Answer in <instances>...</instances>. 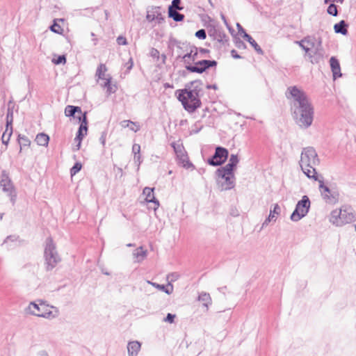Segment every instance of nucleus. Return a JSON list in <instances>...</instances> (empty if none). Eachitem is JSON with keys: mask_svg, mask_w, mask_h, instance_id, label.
Masks as SVG:
<instances>
[{"mask_svg": "<svg viewBox=\"0 0 356 356\" xmlns=\"http://www.w3.org/2000/svg\"><path fill=\"white\" fill-rule=\"evenodd\" d=\"M286 97L291 99V108L296 122L301 127H310L314 120V108L306 93L297 86H290Z\"/></svg>", "mask_w": 356, "mask_h": 356, "instance_id": "1", "label": "nucleus"}, {"mask_svg": "<svg viewBox=\"0 0 356 356\" xmlns=\"http://www.w3.org/2000/svg\"><path fill=\"white\" fill-rule=\"evenodd\" d=\"M319 163L320 160L314 148L312 147L303 148L299 164L303 173L309 179L318 180V175L315 167Z\"/></svg>", "mask_w": 356, "mask_h": 356, "instance_id": "2", "label": "nucleus"}, {"mask_svg": "<svg viewBox=\"0 0 356 356\" xmlns=\"http://www.w3.org/2000/svg\"><path fill=\"white\" fill-rule=\"evenodd\" d=\"M38 302V303L31 302L29 304L28 309L31 314L47 319H53L58 316L59 310L57 307L50 306L41 300Z\"/></svg>", "mask_w": 356, "mask_h": 356, "instance_id": "3", "label": "nucleus"}, {"mask_svg": "<svg viewBox=\"0 0 356 356\" xmlns=\"http://www.w3.org/2000/svg\"><path fill=\"white\" fill-rule=\"evenodd\" d=\"M177 98L180 101L184 108L189 113H193L197 108L201 106L200 96H196L188 89L178 90Z\"/></svg>", "mask_w": 356, "mask_h": 356, "instance_id": "4", "label": "nucleus"}, {"mask_svg": "<svg viewBox=\"0 0 356 356\" xmlns=\"http://www.w3.org/2000/svg\"><path fill=\"white\" fill-rule=\"evenodd\" d=\"M44 257L47 271L53 270L61 260L57 252L56 245L51 237L46 239Z\"/></svg>", "mask_w": 356, "mask_h": 356, "instance_id": "5", "label": "nucleus"}, {"mask_svg": "<svg viewBox=\"0 0 356 356\" xmlns=\"http://www.w3.org/2000/svg\"><path fill=\"white\" fill-rule=\"evenodd\" d=\"M355 219L353 209L343 207L339 211L334 210L330 214V221L337 226H342L346 223H350Z\"/></svg>", "mask_w": 356, "mask_h": 356, "instance_id": "6", "label": "nucleus"}, {"mask_svg": "<svg viewBox=\"0 0 356 356\" xmlns=\"http://www.w3.org/2000/svg\"><path fill=\"white\" fill-rule=\"evenodd\" d=\"M317 181L319 184L318 189L323 200L327 204H336L339 200V194L338 191L325 185L323 177H321V179L318 177Z\"/></svg>", "mask_w": 356, "mask_h": 356, "instance_id": "7", "label": "nucleus"}, {"mask_svg": "<svg viewBox=\"0 0 356 356\" xmlns=\"http://www.w3.org/2000/svg\"><path fill=\"white\" fill-rule=\"evenodd\" d=\"M310 204L309 198L307 195H303L302 199L298 202L290 219L293 222H298L304 218L309 212Z\"/></svg>", "mask_w": 356, "mask_h": 356, "instance_id": "8", "label": "nucleus"}, {"mask_svg": "<svg viewBox=\"0 0 356 356\" xmlns=\"http://www.w3.org/2000/svg\"><path fill=\"white\" fill-rule=\"evenodd\" d=\"M217 176V184L221 191H227L232 189L235 186L234 174L225 172H218L216 171Z\"/></svg>", "mask_w": 356, "mask_h": 356, "instance_id": "9", "label": "nucleus"}, {"mask_svg": "<svg viewBox=\"0 0 356 356\" xmlns=\"http://www.w3.org/2000/svg\"><path fill=\"white\" fill-rule=\"evenodd\" d=\"M170 46H175L177 47V49H185L184 51H186V53L184 54H182L181 52H179V55H177V60L184 62L185 64V68L186 70H187V66L188 65H192V63H193L192 57L188 51V49H187V47H188L187 43L181 42L175 39H173V40H170Z\"/></svg>", "mask_w": 356, "mask_h": 356, "instance_id": "10", "label": "nucleus"}, {"mask_svg": "<svg viewBox=\"0 0 356 356\" xmlns=\"http://www.w3.org/2000/svg\"><path fill=\"white\" fill-rule=\"evenodd\" d=\"M229 156L228 150L222 147H216L214 154L207 160L208 164L212 166H219L223 164Z\"/></svg>", "mask_w": 356, "mask_h": 356, "instance_id": "11", "label": "nucleus"}, {"mask_svg": "<svg viewBox=\"0 0 356 356\" xmlns=\"http://www.w3.org/2000/svg\"><path fill=\"white\" fill-rule=\"evenodd\" d=\"M171 145L173 147L174 151L176 154L177 158L178 159V163L181 164L182 167H184V168H194V165L188 160V155L182 144H177L176 143H172Z\"/></svg>", "mask_w": 356, "mask_h": 356, "instance_id": "12", "label": "nucleus"}, {"mask_svg": "<svg viewBox=\"0 0 356 356\" xmlns=\"http://www.w3.org/2000/svg\"><path fill=\"white\" fill-rule=\"evenodd\" d=\"M217 62L214 60H202L195 63L193 65H188L187 70L190 72L202 74L210 67H216Z\"/></svg>", "mask_w": 356, "mask_h": 356, "instance_id": "13", "label": "nucleus"}, {"mask_svg": "<svg viewBox=\"0 0 356 356\" xmlns=\"http://www.w3.org/2000/svg\"><path fill=\"white\" fill-rule=\"evenodd\" d=\"M87 113L85 112L82 117H79V122H81V124L79 127L76 136L74 138L75 141L78 142V144L76 145L74 150H79L81 145V141L85 135L87 134L88 131V120L86 116Z\"/></svg>", "mask_w": 356, "mask_h": 356, "instance_id": "14", "label": "nucleus"}, {"mask_svg": "<svg viewBox=\"0 0 356 356\" xmlns=\"http://www.w3.org/2000/svg\"><path fill=\"white\" fill-rule=\"evenodd\" d=\"M307 57L312 64H318L323 60L325 57H327L322 47V40L321 38L318 39L316 47L314 48V51H309Z\"/></svg>", "mask_w": 356, "mask_h": 356, "instance_id": "15", "label": "nucleus"}, {"mask_svg": "<svg viewBox=\"0 0 356 356\" xmlns=\"http://www.w3.org/2000/svg\"><path fill=\"white\" fill-rule=\"evenodd\" d=\"M0 188H1L2 191L6 194L16 191L8 173L6 170H3L1 172Z\"/></svg>", "mask_w": 356, "mask_h": 356, "instance_id": "16", "label": "nucleus"}, {"mask_svg": "<svg viewBox=\"0 0 356 356\" xmlns=\"http://www.w3.org/2000/svg\"><path fill=\"white\" fill-rule=\"evenodd\" d=\"M146 18L149 22L156 20L159 24H161L165 22V17L160 7H155L148 11Z\"/></svg>", "mask_w": 356, "mask_h": 356, "instance_id": "17", "label": "nucleus"}, {"mask_svg": "<svg viewBox=\"0 0 356 356\" xmlns=\"http://www.w3.org/2000/svg\"><path fill=\"white\" fill-rule=\"evenodd\" d=\"M330 65L334 80L342 76L339 61L335 56L330 58Z\"/></svg>", "mask_w": 356, "mask_h": 356, "instance_id": "18", "label": "nucleus"}, {"mask_svg": "<svg viewBox=\"0 0 356 356\" xmlns=\"http://www.w3.org/2000/svg\"><path fill=\"white\" fill-rule=\"evenodd\" d=\"M280 207L278 205V204H274L273 205V209L270 210V213L268 218H266V219L263 222L262 227L267 226L268 223L272 220L275 221L277 216L280 214Z\"/></svg>", "mask_w": 356, "mask_h": 356, "instance_id": "19", "label": "nucleus"}, {"mask_svg": "<svg viewBox=\"0 0 356 356\" xmlns=\"http://www.w3.org/2000/svg\"><path fill=\"white\" fill-rule=\"evenodd\" d=\"M203 83L202 81L200 79L193 81L186 85V88L185 89H188V90L194 93L196 96H200V92H202V86Z\"/></svg>", "mask_w": 356, "mask_h": 356, "instance_id": "20", "label": "nucleus"}, {"mask_svg": "<svg viewBox=\"0 0 356 356\" xmlns=\"http://www.w3.org/2000/svg\"><path fill=\"white\" fill-rule=\"evenodd\" d=\"M209 35L210 37H211L213 40L218 41V42L222 43V44L225 42L227 41L226 34L223 31H222L219 29H211L209 31Z\"/></svg>", "mask_w": 356, "mask_h": 356, "instance_id": "21", "label": "nucleus"}, {"mask_svg": "<svg viewBox=\"0 0 356 356\" xmlns=\"http://www.w3.org/2000/svg\"><path fill=\"white\" fill-rule=\"evenodd\" d=\"M65 114L67 117H74L78 119L79 117H82L83 113L79 106L68 105L65 108Z\"/></svg>", "mask_w": 356, "mask_h": 356, "instance_id": "22", "label": "nucleus"}, {"mask_svg": "<svg viewBox=\"0 0 356 356\" xmlns=\"http://www.w3.org/2000/svg\"><path fill=\"white\" fill-rule=\"evenodd\" d=\"M141 343L138 341H129L127 344L129 356H137L140 350Z\"/></svg>", "mask_w": 356, "mask_h": 356, "instance_id": "23", "label": "nucleus"}, {"mask_svg": "<svg viewBox=\"0 0 356 356\" xmlns=\"http://www.w3.org/2000/svg\"><path fill=\"white\" fill-rule=\"evenodd\" d=\"M143 193L145 195L146 202L154 203L157 207L159 206V200L154 197L153 188L145 187L143 189Z\"/></svg>", "mask_w": 356, "mask_h": 356, "instance_id": "24", "label": "nucleus"}, {"mask_svg": "<svg viewBox=\"0 0 356 356\" xmlns=\"http://www.w3.org/2000/svg\"><path fill=\"white\" fill-rule=\"evenodd\" d=\"M348 24L344 20H341L334 24V30L336 33H341L346 35L348 34Z\"/></svg>", "mask_w": 356, "mask_h": 356, "instance_id": "25", "label": "nucleus"}, {"mask_svg": "<svg viewBox=\"0 0 356 356\" xmlns=\"http://www.w3.org/2000/svg\"><path fill=\"white\" fill-rule=\"evenodd\" d=\"M242 37L251 44V46L259 54H264V51L262 50V49L260 47L259 45H258L256 41L249 34H248L247 33H244V35H243Z\"/></svg>", "mask_w": 356, "mask_h": 356, "instance_id": "26", "label": "nucleus"}, {"mask_svg": "<svg viewBox=\"0 0 356 356\" xmlns=\"http://www.w3.org/2000/svg\"><path fill=\"white\" fill-rule=\"evenodd\" d=\"M120 125L123 128H129L130 130L137 132L140 130V127L138 123L131 120H122L120 122Z\"/></svg>", "mask_w": 356, "mask_h": 356, "instance_id": "27", "label": "nucleus"}, {"mask_svg": "<svg viewBox=\"0 0 356 356\" xmlns=\"http://www.w3.org/2000/svg\"><path fill=\"white\" fill-rule=\"evenodd\" d=\"M133 256L136 259L137 262H140L147 257V250H145L143 248L140 246L134 251Z\"/></svg>", "mask_w": 356, "mask_h": 356, "instance_id": "28", "label": "nucleus"}, {"mask_svg": "<svg viewBox=\"0 0 356 356\" xmlns=\"http://www.w3.org/2000/svg\"><path fill=\"white\" fill-rule=\"evenodd\" d=\"M198 300L203 302V306L207 308V310H208L209 306L211 305L212 302L209 293L206 292H202L200 293Z\"/></svg>", "mask_w": 356, "mask_h": 356, "instance_id": "29", "label": "nucleus"}, {"mask_svg": "<svg viewBox=\"0 0 356 356\" xmlns=\"http://www.w3.org/2000/svg\"><path fill=\"white\" fill-rule=\"evenodd\" d=\"M35 141L38 145L47 146L49 141V137L46 134L40 133L36 136Z\"/></svg>", "mask_w": 356, "mask_h": 356, "instance_id": "30", "label": "nucleus"}, {"mask_svg": "<svg viewBox=\"0 0 356 356\" xmlns=\"http://www.w3.org/2000/svg\"><path fill=\"white\" fill-rule=\"evenodd\" d=\"M168 16L172 18L175 22H181L184 18L183 14L179 13L177 10L172 9V7L168 8Z\"/></svg>", "mask_w": 356, "mask_h": 356, "instance_id": "31", "label": "nucleus"}, {"mask_svg": "<svg viewBox=\"0 0 356 356\" xmlns=\"http://www.w3.org/2000/svg\"><path fill=\"white\" fill-rule=\"evenodd\" d=\"M107 71V67L104 64L101 63L96 71V76L99 79H104L107 77V75L106 76L105 73Z\"/></svg>", "mask_w": 356, "mask_h": 356, "instance_id": "32", "label": "nucleus"}, {"mask_svg": "<svg viewBox=\"0 0 356 356\" xmlns=\"http://www.w3.org/2000/svg\"><path fill=\"white\" fill-rule=\"evenodd\" d=\"M12 134H13V127H10L8 130H7V127H6V130L3 132L2 137H1L2 143L6 145H8Z\"/></svg>", "mask_w": 356, "mask_h": 356, "instance_id": "33", "label": "nucleus"}, {"mask_svg": "<svg viewBox=\"0 0 356 356\" xmlns=\"http://www.w3.org/2000/svg\"><path fill=\"white\" fill-rule=\"evenodd\" d=\"M187 49H188V51L191 55L192 62L195 63V62H197L196 60L197 58L199 51L198 48L196 47L195 46H191L189 44H188Z\"/></svg>", "mask_w": 356, "mask_h": 356, "instance_id": "34", "label": "nucleus"}, {"mask_svg": "<svg viewBox=\"0 0 356 356\" xmlns=\"http://www.w3.org/2000/svg\"><path fill=\"white\" fill-rule=\"evenodd\" d=\"M236 168L234 165H232L231 163L228 162L227 164H226L223 167L219 168L218 170V172H227V173H232L234 174V169Z\"/></svg>", "mask_w": 356, "mask_h": 356, "instance_id": "35", "label": "nucleus"}, {"mask_svg": "<svg viewBox=\"0 0 356 356\" xmlns=\"http://www.w3.org/2000/svg\"><path fill=\"white\" fill-rule=\"evenodd\" d=\"M304 39L307 46L311 49L316 47L318 40L314 36L308 35L305 37Z\"/></svg>", "mask_w": 356, "mask_h": 356, "instance_id": "36", "label": "nucleus"}, {"mask_svg": "<svg viewBox=\"0 0 356 356\" xmlns=\"http://www.w3.org/2000/svg\"><path fill=\"white\" fill-rule=\"evenodd\" d=\"M18 142L20 145V150L22 147L29 146L31 144L30 140L26 136L21 134L18 136Z\"/></svg>", "mask_w": 356, "mask_h": 356, "instance_id": "37", "label": "nucleus"}, {"mask_svg": "<svg viewBox=\"0 0 356 356\" xmlns=\"http://www.w3.org/2000/svg\"><path fill=\"white\" fill-rule=\"evenodd\" d=\"M13 121V111L10 108H8L7 114H6V126L7 130L9 129L10 127H12Z\"/></svg>", "mask_w": 356, "mask_h": 356, "instance_id": "38", "label": "nucleus"}, {"mask_svg": "<svg viewBox=\"0 0 356 356\" xmlns=\"http://www.w3.org/2000/svg\"><path fill=\"white\" fill-rule=\"evenodd\" d=\"M295 43L298 44L299 47L305 51V56H307L308 54H309V51H311V48L309 47L307 45H305L306 42L305 41V39L303 38L300 41H296Z\"/></svg>", "mask_w": 356, "mask_h": 356, "instance_id": "39", "label": "nucleus"}, {"mask_svg": "<svg viewBox=\"0 0 356 356\" xmlns=\"http://www.w3.org/2000/svg\"><path fill=\"white\" fill-rule=\"evenodd\" d=\"M152 286H154V287L165 292L167 294H170L172 291V289H173V286L171 284H168V286H170V290H169L168 289H166L165 286L163 284H152Z\"/></svg>", "mask_w": 356, "mask_h": 356, "instance_id": "40", "label": "nucleus"}, {"mask_svg": "<svg viewBox=\"0 0 356 356\" xmlns=\"http://www.w3.org/2000/svg\"><path fill=\"white\" fill-rule=\"evenodd\" d=\"M327 12L330 15H332L334 17L337 16V15H338L337 6L334 3H330L327 9Z\"/></svg>", "mask_w": 356, "mask_h": 356, "instance_id": "41", "label": "nucleus"}, {"mask_svg": "<svg viewBox=\"0 0 356 356\" xmlns=\"http://www.w3.org/2000/svg\"><path fill=\"white\" fill-rule=\"evenodd\" d=\"M82 168V165L80 163L77 162L76 163L72 168L70 169V173L71 175L73 176L76 175L77 172H79Z\"/></svg>", "mask_w": 356, "mask_h": 356, "instance_id": "42", "label": "nucleus"}, {"mask_svg": "<svg viewBox=\"0 0 356 356\" xmlns=\"http://www.w3.org/2000/svg\"><path fill=\"white\" fill-rule=\"evenodd\" d=\"M50 30L56 33H61L63 31V29L60 27L59 24L56 23L55 20L54 24L50 26Z\"/></svg>", "mask_w": 356, "mask_h": 356, "instance_id": "43", "label": "nucleus"}, {"mask_svg": "<svg viewBox=\"0 0 356 356\" xmlns=\"http://www.w3.org/2000/svg\"><path fill=\"white\" fill-rule=\"evenodd\" d=\"M52 61L56 65L65 64L66 63V57L65 55H60L56 58H54Z\"/></svg>", "mask_w": 356, "mask_h": 356, "instance_id": "44", "label": "nucleus"}, {"mask_svg": "<svg viewBox=\"0 0 356 356\" xmlns=\"http://www.w3.org/2000/svg\"><path fill=\"white\" fill-rule=\"evenodd\" d=\"M195 35L200 40H204L207 38L206 31L204 29H200L195 32Z\"/></svg>", "mask_w": 356, "mask_h": 356, "instance_id": "45", "label": "nucleus"}, {"mask_svg": "<svg viewBox=\"0 0 356 356\" xmlns=\"http://www.w3.org/2000/svg\"><path fill=\"white\" fill-rule=\"evenodd\" d=\"M181 0H172V4L169 7H172V9H175L177 10H181L183 9L180 5Z\"/></svg>", "mask_w": 356, "mask_h": 356, "instance_id": "46", "label": "nucleus"}, {"mask_svg": "<svg viewBox=\"0 0 356 356\" xmlns=\"http://www.w3.org/2000/svg\"><path fill=\"white\" fill-rule=\"evenodd\" d=\"M229 162L231 163L234 166L236 167L237 164L239 162V159L236 154H231Z\"/></svg>", "mask_w": 356, "mask_h": 356, "instance_id": "47", "label": "nucleus"}, {"mask_svg": "<svg viewBox=\"0 0 356 356\" xmlns=\"http://www.w3.org/2000/svg\"><path fill=\"white\" fill-rule=\"evenodd\" d=\"M149 54L150 56H152L154 58H156L157 60H159L160 58L159 51L155 48H152L150 49Z\"/></svg>", "mask_w": 356, "mask_h": 356, "instance_id": "48", "label": "nucleus"}, {"mask_svg": "<svg viewBox=\"0 0 356 356\" xmlns=\"http://www.w3.org/2000/svg\"><path fill=\"white\" fill-rule=\"evenodd\" d=\"M175 317H176L175 314H172L168 313L167 314L166 317L163 319V321L165 322L172 323H174Z\"/></svg>", "mask_w": 356, "mask_h": 356, "instance_id": "49", "label": "nucleus"}, {"mask_svg": "<svg viewBox=\"0 0 356 356\" xmlns=\"http://www.w3.org/2000/svg\"><path fill=\"white\" fill-rule=\"evenodd\" d=\"M7 195L10 197V200L13 204H15L17 199V192L14 191V192L7 193Z\"/></svg>", "mask_w": 356, "mask_h": 356, "instance_id": "50", "label": "nucleus"}, {"mask_svg": "<svg viewBox=\"0 0 356 356\" xmlns=\"http://www.w3.org/2000/svg\"><path fill=\"white\" fill-rule=\"evenodd\" d=\"M117 42L119 45H126L127 44V41L126 38L120 35L117 38Z\"/></svg>", "mask_w": 356, "mask_h": 356, "instance_id": "51", "label": "nucleus"}, {"mask_svg": "<svg viewBox=\"0 0 356 356\" xmlns=\"http://www.w3.org/2000/svg\"><path fill=\"white\" fill-rule=\"evenodd\" d=\"M140 152V146L138 144H134L132 147V152L136 154H139Z\"/></svg>", "mask_w": 356, "mask_h": 356, "instance_id": "52", "label": "nucleus"}, {"mask_svg": "<svg viewBox=\"0 0 356 356\" xmlns=\"http://www.w3.org/2000/svg\"><path fill=\"white\" fill-rule=\"evenodd\" d=\"M104 81V84L102 85V86L104 88H107L108 86H109V85L111 84V77L109 74L107 75V77L104 79H103Z\"/></svg>", "mask_w": 356, "mask_h": 356, "instance_id": "53", "label": "nucleus"}, {"mask_svg": "<svg viewBox=\"0 0 356 356\" xmlns=\"http://www.w3.org/2000/svg\"><path fill=\"white\" fill-rule=\"evenodd\" d=\"M106 134H107L106 131H103L99 138V141L104 147L105 146V144H106Z\"/></svg>", "mask_w": 356, "mask_h": 356, "instance_id": "54", "label": "nucleus"}, {"mask_svg": "<svg viewBox=\"0 0 356 356\" xmlns=\"http://www.w3.org/2000/svg\"><path fill=\"white\" fill-rule=\"evenodd\" d=\"M236 27H237V29H238V33L242 36L243 35H244V33H246L245 29L242 27V26L239 24V23H237L236 24Z\"/></svg>", "mask_w": 356, "mask_h": 356, "instance_id": "55", "label": "nucleus"}, {"mask_svg": "<svg viewBox=\"0 0 356 356\" xmlns=\"http://www.w3.org/2000/svg\"><path fill=\"white\" fill-rule=\"evenodd\" d=\"M236 46L238 47V48H245V43L241 41V40H238L236 42Z\"/></svg>", "mask_w": 356, "mask_h": 356, "instance_id": "56", "label": "nucleus"}, {"mask_svg": "<svg viewBox=\"0 0 356 356\" xmlns=\"http://www.w3.org/2000/svg\"><path fill=\"white\" fill-rule=\"evenodd\" d=\"M115 86H111V84H110L109 86H108L106 88L107 92L108 94L114 93L115 92Z\"/></svg>", "mask_w": 356, "mask_h": 356, "instance_id": "57", "label": "nucleus"}, {"mask_svg": "<svg viewBox=\"0 0 356 356\" xmlns=\"http://www.w3.org/2000/svg\"><path fill=\"white\" fill-rule=\"evenodd\" d=\"M231 55H232V56L234 58H236V59H238V58H241V56H239V55L238 54L237 51H236V50H234V49H232V50L231 51Z\"/></svg>", "mask_w": 356, "mask_h": 356, "instance_id": "58", "label": "nucleus"}, {"mask_svg": "<svg viewBox=\"0 0 356 356\" xmlns=\"http://www.w3.org/2000/svg\"><path fill=\"white\" fill-rule=\"evenodd\" d=\"M170 276L172 277L171 282H174L179 278V275L177 273H173L170 274Z\"/></svg>", "mask_w": 356, "mask_h": 356, "instance_id": "59", "label": "nucleus"}, {"mask_svg": "<svg viewBox=\"0 0 356 356\" xmlns=\"http://www.w3.org/2000/svg\"><path fill=\"white\" fill-rule=\"evenodd\" d=\"M140 159H141V157H140V154H136V155H134V161H135V162H138V165H139L140 164V163H141Z\"/></svg>", "mask_w": 356, "mask_h": 356, "instance_id": "60", "label": "nucleus"}, {"mask_svg": "<svg viewBox=\"0 0 356 356\" xmlns=\"http://www.w3.org/2000/svg\"><path fill=\"white\" fill-rule=\"evenodd\" d=\"M206 88L207 89H209H209H213V90H217L218 89V86H217L216 84H212V85L208 84V85H207Z\"/></svg>", "mask_w": 356, "mask_h": 356, "instance_id": "61", "label": "nucleus"}, {"mask_svg": "<svg viewBox=\"0 0 356 356\" xmlns=\"http://www.w3.org/2000/svg\"><path fill=\"white\" fill-rule=\"evenodd\" d=\"M199 51L201 53V54H207L209 52V50L207 49H204V48H199L198 49Z\"/></svg>", "mask_w": 356, "mask_h": 356, "instance_id": "62", "label": "nucleus"}, {"mask_svg": "<svg viewBox=\"0 0 356 356\" xmlns=\"http://www.w3.org/2000/svg\"><path fill=\"white\" fill-rule=\"evenodd\" d=\"M38 356H49L45 350H41L38 353Z\"/></svg>", "mask_w": 356, "mask_h": 356, "instance_id": "63", "label": "nucleus"}, {"mask_svg": "<svg viewBox=\"0 0 356 356\" xmlns=\"http://www.w3.org/2000/svg\"><path fill=\"white\" fill-rule=\"evenodd\" d=\"M227 289V286H222V287H220L218 288V291L222 293H225V290Z\"/></svg>", "mask_w": 356, "mask_h": 356, "instance_id": "64", "label": "nucleus"}]
</instances>
